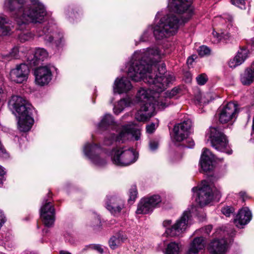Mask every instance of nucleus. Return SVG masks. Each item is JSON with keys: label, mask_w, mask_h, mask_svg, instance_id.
<instances>
[{"label": "nucleus", "mask_w": 254, "mask_h": 254, "mask_svg": "<svg viewBox=\"0 0 254 254\" xmlns=\"http://www.w3.org/2000/svg\"><path fill=\"white\" fill-rule=\"evenodd\" d=\"M235 211L234 208L230 206H226L221 208L222 213L226 217H230Z\"/></svg>", "instance_id": "39"}, {"label": "nucleus", "mask_w": 254, "mask_h": 254, "mask_svg": "<svg viewBox=\"0 0 254 254\" xmlns=\"http://www.w3.org/2000/svg\"><path fill=\"white\" fill-rule=\"evenodd\" d=\"M22 25L19 26L18 24V29L22 31L19 34V39L21 42H25L26 41L32 39L34 37V34L27 29V24Z\"/></svg>", "instance_id": "29"}, {"label": "nucleus", "mask_w": 254, "mask_h": 254, "mask_svg": "<svg viewBox=\"0 0 254 254\" xmlns=\"http://www.w3.org/2000/svg\"><path fill=\"white\" fill-rule=\"evenodd\" d=\"M5 217L2 214L1 211L0 210V228L1 227L2 224L5 222Z\"/></svg>", "instance_id": "50"}, {"label": "nucleus", "mask_w": 254, "mask_h": 254, "mask_svg": "<svg viewBox=\"0 0 254 254\" xmlns=\"http://www.w3.org/2000/svg\"><path fill=\"white\" fill-rule=\"evenodd\" d=\"M106 207L113 215H118L125 208V202L117 196H107Z\"/></svg>", "instance_id": "17"}, {"label": "nucleus", "mask_w": 254, "mask_h": 254, "mask_svg": "<svg viewBox=\"0 0 254 254\" xmlns=\"http://www.w3.org/2000/svg\"><path fill=\"white\" fill-rule=\"evenodd\" d=\"M193 61V59L190 57H189V59H188V62H189L190 61V62H192Z\"/></svg>", "instance_id": "56"}, {"label": "nucleus", "mask_w": 254, "mask_h": 254, "mask_svg": "<svg viewBox=\"0 0 254 254\" xmlns=\"http://www.w3.org/2000/svg\"><path fill=\"white\" fill-rule=\"evenodd\" d=\"M248 54V49L245 48H241L238 52L237 55L229 62V67L233 68L241 65L247 58Z\"/></svg>", "instance_id": "24"}, {"label": "nucleus", "mask_w": 254, "mask_h": 254, "mask_svg": "<svg viewBox=\"0 0 254 254\" xmlns=\"http://www.w3.org/2000/svg\"><path fill=\"white\" fill-rule=\"evenodd\" d=\"M215 156L207 148L203 149L202 153L200 164L202 170L204 172H208L212 170V162L216 160Z\"/></svg>", "instance_id": "20"}, {"label": "nucleus", "mask_w": 254, "mask_h": 254, "mask_svg": "<svg viewBox=\"0 0 254 254\" xmlns=\"http://www.w3.org/2000/svg\"><path fill=\"white\" fill-rule=\"evenodd\" d=\"M212 229V226L211 225H207L205 227L202 229V230L204 231V232L207 234L209 235L210 232L211 231Z\"/></svg>", "instance_id": "48"}, {"label": "nucleus", "mask_w": 254, "mask_h": 254, "mask_svg": "<svg viewBox=\"0 0 254 254\" xmlns=\"http://www.w3.org/2000/svg\"><path fill=\"white\" fill-rule=\"evenodd\" d=\"M146 131L149 133H153L155 130V125L154 123H152L148 125L146 127Z\"/></svg>", "instance_id": "45"}, {"label": "nucleus", "mask_w": 254, "mask_h": 254, "mask_svg": "<svg viewBox=\"0 0 254 254\" xmlns=\"http://www.w3.org/2000/svg\"><path fill=\"white\" fill-rule=\"evenodd\" d=\"M98 127L101 130H106L111 128L113 131L117 132V125L114 122L113 117L111 115L106 114L102 118L100 123L98 124Z\"/></svg>", "instance_id": "26"}, {"label": "nucleus", "mask_w": 254, "mask_h": 254, "mask_svg": "<svg viewBox=\"0 0 254 254\" xmlns=\"http://www.w3.org/2000/svg\"><path fill=\"white\" fill-rule=\"evenodd\" d=\"M205 245L206 242L203 237H195L190 243L187 251V254H198L204 249Z\"/></svg>", "instance_id": "21"}, {"label": "nucleus", "mask_w": 254, "mask_h": 254, "mask_svg": "<svg viewBox=\"0 0 254 254\" xmlns=\"http://www.w3.org/2000/svg\"><path fill=\"white\" fill-rule=\"evenodd\" d=\"M101 224V221L99 216H95L94 219L91 224V226L95 227L100 226Z\"/></svg>", "instance_id": "44"}, {"label": "nucleus", "mask_w": 254, "mask_h": 254, "mask_svg": "<svg viewBox=\"0 0 254 254\" xmlns=\"http://www.w3.org/2000/svg\"><path fill=\"white\" fill-rule=\"evenodd\" d=\"M172 223L171 220H165L163 222V225L164 227H167L169 226H170Z\"/></svg>", "instance_id": "53"}, {"label": "nucleus", "mask_w": 254, "mask_h": 254, "mask_svg": "<svg viewBox=\"0 0 254 254\" xmlns=\"http://www.w3.org/2000/svg\"><path fill=\"white\" fill-rule=\"evenodd\" d=\"M48 56L47 52L43 48H37L36 49L34 58L29 60V64L31 65L38 64L39 62L43 61Z\"/></svg>", "instance_id": "28"}, {"label": "nucleus", "mask_w": 254, "mask_h": 254, "mask_svg": "<svg viewBox=\"0 0 254 254\" xmlns=\"http://www.w3.org/2000/svg\"><path fill=\"white\" fill-rule=\"evenodd\" d=\"M213 99L214 98H212L211 94L208 93L205 94H202L199 93L195 96V100L199 104H206Z\"/></svg>", "instance_id": "34"}, {"label": "nucleus", "mask_w": 254, "mask_h": 254, "mask_svg": "<svg viewBox=\"0 0 254 254\" xmlns=\"http://www.w3.org/2000/svg\"><path fill=\"white\" fill-rule=\"evenodd\" d=\"M192 126V123L190 120L184 121L178 124L173 128V139L177 142H181L187 137Z\"/></svg>", "instance_id": "14"}, {"label": "nucleus", "mask_w": 254, "mask_h": 254, "mask_svg": "<svg viewBox=\"0 0 254 254\" xmlns=\"http://www.w3.org/2000/svg\"><path fill=\"white\" fill-rule=\"evenodd\" d=\"M29 68L25 64H18L10 71L9 76L11 81L17 83L26 81L29 73Z\"/></svg>", "instance_id": "13"}, {"label": "nucleus", "mask_w": 254, "mask_h": 254, "mask_svg": "<svg viewBox=\"0 0 254 254\" xmlns=\"http://www.w3.org/2000/svg\"><path fill=\"white\" fill-rule=\"evenodd\" d=\"M190 217V211H185L180 219L177 220L171 228L166 229V233L167 234L171 237L181 235L186 230Z\"/></svg>", "instance_id": "11"}, {"label": "nucleus", "mask_w": 254, "mask_h": 254, "mask_svg": "<svg viewBox=\"0 0 254 254\" xmlns=\"http://www.w3.org/2000/svg\"><path fill=\"white\" fill-rule=\"evenodd\" d=\"M123 241V238L119 234H117L112 237L109 241V244L112 249H116Z\"/></svg>", "instance_id": "36"}, {"label": "nucleus", "mask_w": 254, "mask_h": 254, "mask_svg": "<svg viewBox=\"0 0 254 254\" xmlns=\"http://www.w3.org/2000/svg\"><path fill=\"white\" fill-rule=\"evenodd\" d=\"M226 244L225 239L215 240L210 244V252L212 254H224L226 251Z\"/></svg>", "instance_id": "25"}, {"label": "nucleus", "mask_w": 254, "mask_h": 254, "mask_svg": "<svg viewBox=\"0 0 254 254\" xmlns=\"http://www.w3.org/2000/svg\"><path fill=\"white\" fill-rule=\"evenodd\" d=\"M161 56L160 52L157 47L152 48H147L146 50L143 51H139L135 52L132 58L131 63L136 60L140 62L142 64L145 65L146 68L149 72L152 73V75H157L155 78H159L161 77L162 79L164 78L163 80H159L160 82L163 83L166 81L165 76L166 74L171 75L174 77V80H172L170 83H171L175 80V77L172 74H170L165 72L166 68L164 64H161L158 65L157 67L156 65L154 64L155 63L158 62L161 59ZM154 76L153 75V78Z\"/></svg>", "instance_id": "3"}, {"label": "nucleus", "mask_w": 254, "mask_h": 254, "mask_svg": "<svg viewBox=\"0 0 254 254\" xmlns=\"http://www.w3.org/2000/svg\"><path fill=\"white\" fill-rule=\"evenodd\" d=\"M137 156L132 149L126 147L117 148L112 151L113 163L120 166H126L134 163Z\"/></svg>", "instance_id": "8"}, {"label": "nucleus", "mask_w": 254, "mask_h": 254, "mask_svg": "<svg viewBox=\"0 0 254 254\" xmlns=\"http://www.w3.org/2000/svg\"><path fill=\"white\" fill-rule=\"evenodd\" d=\"M179 26V18L174 14H168L161 18L154 26H149L140 38V42H146L153 32L156 39L160 40L175 34Z\"/></svg>", "instance_id": "4"}, {"label": "nucleus", "mask_w": 254, "mask_h": 254, "mask_svg": "<svg viewBox=\"0 0 254 254\" xmlns=\"http://www.w3.org/2000/svg\"><path fill=\"white\" fill-rule=\"evenodd\" d=\"M145 198L141 200L136 210L137 214H146L152 211L153 208Z\"/></svg>", "instance_id": "32"}, {"label": "nucleus", "mask_w": 254, "mask_h": 254, "mask_svg": "<svg viewBox=\"0 0 254 254\" xmlns=\"http://www.w3.org/2000/svg\"><path fill=\"white\" fill-rule=\"evenodd\" d=\"M19 50L17 47H14L12 50L9 55H6L4 56V59L10 60L12 59H16L18 57Z\"/></svg>", "instance_id": "38"}, {"label": "nucleus", "mask_w": 254, "mask_h": 254, "mask_svg": "<svg viewBox=\"0 0 254 254\" xmlns=\"http://www.w3.org/2000/svg\"><path fill=\"white\" fill-rule=\"evenodd\" d=\"M254 81V62L241 75V81L244 85H249Z\"/></svg>", "instance_id": "27"}, {"label": "nucleus", "mask_w": 254, "mask_h": 254, "mask_svg": "<svg viewBox=\"0 0 254 254\" xmlns=\"http://www.w3.org/2000/svg\"><path fill=\"white\" fill-rule=\"evenodd\" d=\"M163 90L158 94L157 107L160 109H164L169 105L168 99L172 98L181 93V90L178 87H174L171 91L163 92Z\"/></svg>", "instance_id": "19"}, {"label": "nucleus", "mask_w": 254, "mask_h": 254, "mask_svg": "<svg viewBox=\"0 0 254 254\" xmlns=\"http://www.w3.org/2000/svg\"><path fill=\"white\" fill-rule=\"evenodd\" d=\"M252 214L248 208L241 209L234 219V223L238 228H241L247 224L251 219Z\"/></svg>", "instance_id": "23"}, {"label": "nucleus", "mask_w": 254, "mask_h": 254, "mask_svg": "<svg viewBox=\"0 0 254 254\" xmlns=\"http://www.w3.org/2000/svg\"><path fill=\"white\" fill-rule=\"evenodd\" d=\"M8 104L10 108L17 114L19 129L23 132L29 131L34 123L31 117V105L22 97L15 95L11 97Z\"/></svg>", "instance_id": "5"}, {"label": "nucleus", "mask_w": 254, "mask_h": 254, "mask_svg": "<svg viewBox=\"0 0 254 254\" xmlns=\"http://www.w3.org/2000/svg\"><path fill=\"white\" fill-rule=\"evenodd\" d=\"M93 248L101 254L103 252V249L101 248V246L99 245L94 246Z\"/></svg>", "instance_id": "51"}, {"label": "nucleus", "mask_w": 254, "mask_h": 254, "mask_svg": "<svg viewBox=\"0 0 254 254\" xmlns=\"http://www.w3.org/2000/svg\"><path fill=\"white\" fill-rule=\"evenodd\" d=\"M180 246L176 242L170 243L167 247L165 254H180Z\"/></svg>", "instance_id": "35"}, {"label": "nucleus", "mask_w": 254, "mask_h": 254, "mask_svg": "<svg viewBox=\"0 0 254 254\" xmlns=\"http://www.w3.org/2000/svg\"><path fill=\"white\" fill-rule=\"evenodd\" d=\"M8 156V155L7 153L3 147L2 145H1V146H0V157L2 158H7Z\"/></svg>", "instance_id": "47"}, {"label": "nucleus", "mask_w": 254, "mask_h": 254, "mask_svg": "<svg viewBox=\"0 0 254 254\" xmlns=\"http://www.w3.org/2000/svg\"><path fill=\"white\" fill-rule=\"evenodd\" d=\"M10 32L11 28L8 19L5 17L0 16V36L8 35Z\"/></svg>", "instance_id": "31"}, {"label": "nucleus", "mask_w": 254, "mask_h": 254, "mask_svg": "<svg viewBox=\"0 0 254 254\" xmlns=\"http://www.w3.org/2000/svg\"><path fill=\"white\" fill-rule=\"evenodd\" d=\"M128 75L135 81L142 79L144 82L150 85L148 89L140 88L137 92L135 101L141 103L140 110L135 115V118L139 122H145L155 114V106L157 107V99L159 93L164 90L168 84L174 80L171 75L166 74L164 82H160L159 80H163L161 77L156 79L157 75L149 72L145 65L136 60L130 64L128 69Z\"/></svg>", "instance_id": "1"}, {"label": "nucleus", "mask_w": 254, "mask_h": 254, "mask_svg": "<svg viewBox=\"0 0 254 254\" xmlns=\"http://www.w3.org/2000/svg\"><path fill=\"white\" fill-rule=\"evenodd\" d=\"M191 2L192 0H172L170 3L172 9L175 12L187 13V17L183 19V22H187L191 17V9L190 7Z\"/></svg>", "instance_id": "15"}, {"label": "nucleus", "mask_w": 254, "mask_h": 254, "mask_svg": "<svg viewBox=\"0 0 254 254\" xmlns=\"http://www.w3.org/2000/svg\"><path fill=\"white\" fill-rule=\"evenodd\" d=\"M140 129L135 127L127 125L123 127L121 131L115 134L114 132L110 133L111 136H106L104 144L106 145H110L115 141H124L126 139L134 138L138 140L140 137Z\"/></svg>", "instance_id": "7"}, {"label": "nucleus", "mask_w": 254, "mask_h": 254, "mask_svg": "<svg viewBox=\"0 0 254 254\" xmlns=\"http://www.w3.org/2000/svg\"><path fill=\"white\" fill-rule=\"evenodd\" d=\"M158 146V143L155 141H150L149 142V147L152 151L156 150Z\"/></svg>", "instance_id": "46"}, {"label": "nucleus", "mask_w": 254, "mask_h": 254, "mask_svg": "<svg viewBox=\"0 0 254 254\" xmlns=\"http://www.w3.org/2000/svg\"><path fill=\"white\" fill-rule=\"evenodd\" d=\"M240 195L242 197H243L244 196L245 194V192H240Z\"/></svg>", "instance_id": "57"}, {"label": "nucleus", "mask_w": 254, "mask_h": 254, "mask_svg": "<svg viewBox=\"0 0 254 254\" xmlns=\"http://www.w3.org/2000/svg\"><path fill=\"white\" fill-rule=\"evenodd\" d=\"M233 4L236 5L241 9H245L246 0H231Z\"/></svg>", "instance_id": "42"}, {"label": "nucleus", "mask_w": 254, "mask_h": 254, "mask_svg": "<svg viewBox=\"0 0 254 254\" xmlns=\"http://www.w3.org/2000/svg\"><path fill=\"white\" fill-rule=\"evenodd\" d=\"M131 104V101L129 98L121 99L114 108L115 114L117 115L119 114L124 110L125 108L129 106Z\"/></svg>", "instance_id": "33"}, {"label": "nucleus", "mask_w": 254, "mask_h": 254, "mask_svg": "<svg viewBox=\"0 0 254 254\" xmlns=\"http://www.w3.org/2000/svg\"><path fill=\"white\" fill-rule=\"evenodd\" d=\"M60 254H71L67 251H61L60 252Z\"/></svg>", "instance_id": "54"}, {"label": "nucleus", "mask_w": 254, "mask_h": 254, "mask_svg": "<svg viewBox=\"0 0 254 254\" xmlns=\"http://www.w3.org/2000/svg\"><path fill=\"white\" fill-rule=\"evenodd\" d=\"M35 81L37 84L44 86L52 79L51 70L48 66H40L35 71Z\"/></svg>", "instance_id": "18"}, {"label": "nucleus", "mask_w": 254, "mask_h": 254, "mask_svg": "<svg viewBox=\"0 0 254 254\" xmlns=\"http://www.w3.org/2000/svg\"><path fill=\"white\" fill-rule=\"evenodd\" d=\"M145 198L147 200H149L148 202L150 204L153 209L161 201V197L158 195H154L150 197Z\"/></svg>", "instance_id": "37"}, {"label": "nucleus", "mask_w": 254, "mask_h": 254, "mask_svg": "<svg viewBox=\"0 0 254 254\" xmlns=\"http://www.w3.org/2000/svg\"><path fill=\"white\" fill-rule=\"evenodd\" d=\"M210 50L205 46H200L198 50V55L201 57H203L209 55Z\"/></svg>", "instance_id": "40"}, {"label": "nucleus", "mask_w": 254, "mask_h": 254, "mask_svg": "<svg viewBox=\"0 0 254 254\" xmlns=\"http://www.w3.org/2000/svg\"><path fill=\"white\" fill-rule=\"evenodd\" d=\"M131 88L132 85L130 82L127 77L117 78L114 82L113 89L115 93L119 94L126 93Z\"/></svg>", "instance_id": "22"}, {"label": "nucleus", "mask_w": 254, "mask_h": 254, "mask_svg": "<svg viewBox=\"0 0 254 254\" xmlns=\"http://www.w3.org/2000/svg\"><path fill=\"white\" fill-rule=\"evenodd\" d=\"M238 112L237 104L229 102L220 111L219 121L222 124L227 123L237 118Z\"/></svg>", "instance_id": "12"}, {"label": "nucleus", "mask_w": 254, "mask_h": 254, "mask_svg": "<svg viewBox=\"0 0 254 254\" xmlns=\"http://www.w3.org/2000/svg\"><path fill=\"white\" fill-rule=\"evenodd\" d=\"M189 144L187 145L188 148H192L194 145V142L191 139H189L188 140Z\"/></svg>", "instance_id": "52"}, {"label": "nucleus", "mask_w": 254, "mask_h": 254, "mask_svg": "<svg viewBox=\"0 0 254 254\" xmlns=\"http://www.w3.org/2000/svg\"><path fill=\"white\" fill-rule=\"evenodd\" d=\"M56 33L53 32L49 26L44 27L43 29L39 32V36L43 37L44 40L48 43L51 44L55 38Z\"/></svg>", "instance_id": "30"}, {"label": "nucleus", "mask_w": 254, "mask_h": 254, "mask_svg": "<svg viewBox=\"0 0 254 254\" xmlns=\"http://www.w3.org/2000/svg\"><path fill=\"white\" fill-rule=\"evenodd\" d=\"M41 217L44 225L52 227L55 222V209L51 202L46 201L41 208Z\"/></svg>", "instance_id": "16"}, {"label": "nucleus", "mask_w": 254, "mask_h": 254, "mask_svg": "<svg viewBox=\"0 0 254 254\" xmlns=\"http://www.w3.org/2000/svg\"><path fill=\"white\" fill-rule=\"evenodd\" d=\"M25 0H5L4 6L12 12L19 26L29 22L40 23L46 15V9L39 0H30L31 6H23Z\"/></svg>", "instance_id": "2"}, {"label": "nucleus", "mask_w": 254, "mask_h": 254, "mask_svg": "<svg viewBox=\"0 0 254 254\" xmlns=\"http://www.w3.org/2000/svg\"><path fill=\"white\" fill-rule=\"evenodd\" d=\"M5 172L2 167L0 166V185H1L3 181V176L5 174Z\"/></svg>", "instance_id": "49"}, {"label": "nucleus", "mask_w": 254, "mask_h": 254, "mask_svg": "<svg viewBox=\"0 0 254 254\" xmlns=\"http://www.w3.org/2000/svg\"><path fill=\"white\" fill-rule=\"evenodd\" d=\"M209 138L211 146L216 150L231 154L232 150L228 145V140L224 133L217 127H211Z\"/></svg>", "instance_id": "9"}, {"label": "nucleus", "mask_w": 254, "mask_h": 254, "mask_svg": "<svg viewBox=\"0 0 254 254\" xmlns=\"http://www.w3.org/2000/svg\"><path fill=\"white\" fill-rule=\"evenodd\" d=\"M213 34L214 36H217V37L219 39H220V38H219V37H221V36H219V34L218 33H217V32H213Z\"/></svg>", "instance_id": "55"}, {"label": "nucleus", "mask_w": 254, "mask_h": 254, "mask_svg": "<svg viewBox=\"0 0 254 254\" xmlns=\"http://www.w3.org/2000/svg\"><path fill=\"white\" fill-rule=\"evenodd\" d=\"M197 84L200 85H204L207 81L208 78L206 74H201L196 78Z\"/></svg>", "instance_id": "41"}, {"label": "nucleus", "mask_w": 254, "mask_h": 254, "mask_svg": "<svg viewBox=\"0 0 254 254\" xmlns=\"http://www.w3.org/2000/svg\"><path fill=\"white\" fill-rule=\"evenodd\" d=\"M137 190L135 187H133L130 189V197L129 200H134L137 196Z\"/></svg>", "instance_id": "43"}, {"label": "nucleus", "mask_w": 254, "mask_h": 254, "mask_svg": "<svg viewBox=\"0 0 254 254\" xmlns=\"http://www.w3.org/2000/svg\"><path fill=\"white\" fill-rule=\"evenodd\" d=\"M192 190L195 191V201L200 206L210 203L214 195H216V198L220 196V192L206 180L202 181L201 186L198 189L193 188Z\"/></svg>", "instance_id": "6"}, {"label": "nucleus", "mask_w": 254, "mask_h": 254, "mask_svg": "<svg viewBox=\"0 0 254 254\" xmlns=\"http://www.w3.org/2000/svg\"><path fill=\"white\" fill-rule=\"evenodd\" d=\"M84 152L96 165L101 167L106 164L107 159L102 153V149L98 145L87 143L84 147Z\"/></svg>", "instance_id": "10"}]
</instances>
